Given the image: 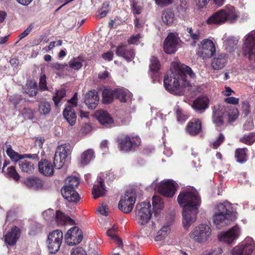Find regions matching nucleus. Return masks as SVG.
Masks as SVG:
<instances>
[{"label":"nucleus","instance_id":"ea45409f","mask_svg":"<svg viewBox=\"0 0 255 255\" xmlns=\"http://www.w3.org/2000/svg\"><path fill=\"white\" fill-rule=\"evenodd\" d=\"M115 96V90L105 89L103 91V102L105 104L111 103Z\"/></svg>","mask_w":255,"mask_h":255},{"label":"nucleus","instance_id":"393cba45","mask_svg":"<svg viewBox=\"0 0 255 255\" xmlns=\"http://www.w3.org/2000/svg\"><path fill=\"white\" fill-rule=\"evenodd\" d=\"M55 218L58 226L73 225L75 224L73 219L59 211H56Z\"/></svg>","mask_w":255,"mask_h":255},{"label":"nucleus","instance_id":"6e6552de","mask_svg":"<svg viewBox=\"0 0 255 255\" xmlns=\"http://www.w3.org/2000/svg\"><path fill=\"white\" fill-rule=\"evenodd\" d=\"M136 192L135 190H128L125 194L122 196L119 202V209L125 213H130L136 201Z\"/></svg>","mask_w":255,"mask_h":255},{"label":"nucleus","instance_id":"20e7f679","mask_svg":"<svg viewBox=\"0 0 255 255\" xmlns=\"http://www.w3.org/2000/svg\"><path fill=\"white\" fill-rule=\"evenodd\" d=\"M228 116L230 122L234 121L239 116L237 109L231 107H225L222 105L215 106L213 111L212 121L218 127H222L224 125V118Z\"/></svg>","mask_w":255,"mask_h":255},{"label":"nucleus","instance_id":"4be33fe9","mask_svg":"<svg viewBox=\"0 0 255 255\" xmlns=\"http://www.w3.org/2000/svg\"><path fill=\"white\" fill-rule=\"evenodd\" d=\"M6 153L11 159H23L24 158H32L33 159H35L38 158L37 154H20L14 151L12 149L11 146L10 145H8L7 146Z\"/></svg>","mask_w":255,"mask_h":255},{"label":"nucleus","instance_id":"603ef678","mask_svg":"<svg viewBox=\"0 0 255 255\" xmlns=\"http://www.w3.org/2000/svg\"><path fill=\"white\" fill-rule=\"evenodd\" d=\"M46 79V78L45 75L44 74L42 73L40 76L39 88L42 91L47 90Z\"/></svg>","mask_w":255,"mask_h":255},{"label":"nucleus","instance_id":"1a4fd4ad","mask_svg":"<svg viewBox=\"0 0 255 255\" xmlns=\"http://www.w3.org/2000/svg\"><path fill=\"white\" fill-rule=\"evenodd\" d=\"M118 141L120 149L125 151L135 150L141 143L139 136L127 135H122L118 138Z\"/></svg>","mask_w":255,"mask_h":255},{"label":"nucleus","instance_id":"ddd939ff","mask_svg":"<svg viewBox=\"0 0 255 255\" xmlns=\"http://www.w3.org/2000/svg\"><path fill=\"white\" fill-rule=\"evenodd\" d=\"M241 234V228L236 225L226 231L221 232L218 235V239L221 242L232 245L240 237Z\"/></svg>","mask_w":255,"mask_h":255},{"label":"nucleus","instance_id":"f257e3e1","mask_svg":"<svg viewBox=\"0 0 255 255\" xmlns=\"http://www.w3.org/2000/svg\"><path fill=\"white\" fill-rule=\"evenodd\" d=\"M177 202L182 207V222L185 229H188L197 219L201 204L198 192L193 187L183 189L177 197Z\"/></svg>","mask_w":255,"mask_h":255},{"label":"nucleus","instance_id":"37998d69","mask_svg":"<svg viewBox=\"0 0 255 255\" xmlns=\"http://www.w3.org/2000/svg\"><path fill=\"white\" fill-rule=\"evenodd\" d=\"M79 178L75 176H69L65 180V184L64 186H69L70 188L75 189L79 184Z\"/></svg>","mask_w":255,"mask_h":255},{"label":"nucleus","instance_id":"864d4df0","mask_svg":"<svg viewBox=\"0 0 255 255\" xmlns=\"http://www.w3.org/2000/svg\"><path fill=\"white\" fill-rule=\"evenodd\" d=\"M180 3L177 6V9L178 11L181 13L182 14H183L185 13L187 8L188 6L187 5V2L185 0H179Z\"/></svg>","mask_w":255,"mask_h":255},{"label":"nucleus","instance_id":"de8ad7c7","mask_svg":"<svg viewBox=\"0 0 255 255\" xmlns=\"http://www.w3.org/2000/svg\"><path fill=\"white\" fill-rule=\"evenodd\" d=\"M160 66L158 60L155 57H152L149 66L150 70L154 72H157L159 70Z\"/></svg>","mask_w":255,"mask_h":255},{"label":"nucleus","instance_id":"774afa93","mask_svg":"<svg viewBox=\"0 0 255 255\" xmlns=\"http://www.w3.org/2000/svg\"><path fill=\"white\" fill-rule=\"evenodd\" d=\"M100 148L104 151L103 154H106L108 151V141L103 140L100 144Z\"/></svg>","mask_w":255,"mask_h":255},{"label":"nucleus","instance_id":"c756f323","mask_svg":"<svg viewBox=\"0 0 255 255\" xmlns=\"http://www.w3.org/2000/svg\"><path fill=\"white\" fill-rule=\"evenodd\" d=\"M96 117L99 122L105 127H108L113 123V119L106 111H99L96 114Z\"/></svg>","mask_w":255,"mask_h":255},{"label":"nucleus","instance_id":"5fc2aeb1","mask_svg":"<svg viewBox=\"0 0 255 255\" xmlns=\"http://www.w3.org/2000/svg\"><path fill=\"white\" fill-rule=\"evenodd\" d=\"M224 135L222 133H220L218 137L213 141L212 143L213 147L214 148H217L224 141Z\"/></svg>","mask_w":255,"mask_h":255},{"label":"nucleus","instance_id":"bf43d9fd","mask_svg":"<svg viewBox=\"0 0 255 255\" xmlns=\"http://www.w3.org/2000/svg\"><path fill=\"white\" fill-rule=\"evenodd\" d=\"M98 212L101 215L107 216L108 215V209L107 205L103 203L99 207Z\"/></svg>","mask_w":255,"mask_h":255},{"label":"nucleus","instance_id":"cd10ccee","mask_svg":"<svg viewBox=\"0 0 255 255\" xmlns=\"http://www.w3.org/2000/svg\"><path fill=\"white\" fill-rule=\"evenodd\" d=\"M227 60L225 54H221L214 57L211 62V66L214 70H219L223 68Z\"/></svg>","mask_w":255,"mask_h":255},{"label":"nucleus","instance_id":"aec40b11","mask_svg":"<svg viewBox=\"0 0 255 255\" xmlns=\"http://www.w3.org/2000/svg\"><path fill=\"white\" fill-rule=\"evenodd\" d=\"M20 234V229L16 226L12 227L10 232L5 236V242L9 246L15 245Z\"/></svg>","mask_w":255,"mask_h":255},{"label":"nucleus","instance_id":"423d86ee","mask_svg":"<svg viewBox=\"0 0 255 255\" xmlns=\"http://www.w3.org/2000/svg\"><path fill=\"white\" fill-rule=\"evenodd\" d=\"M151 187L164 196L171 198L174 195L178 188V185L173 180L166 179L158 183L154 181Z\"/></svg>","mask_w":255,"mask_h":255},{"label":"nucleus","instance_id":"473e14b6","mask_svg":"<svg viewBox=\"0 0 255 255\" xmlns=\"http://www.w3.org/2000/svg\"><path fill=\"white\" fill-rule=\"evenodd\" d=\"M116 53L118 56L123 57L128 61H130L134 55L132 50H128L125 46L118 47L117 49Z\"/></svg>","mask_w":255,"mask_h":255},{"label":"nucleus","instance_id":"c9c22d12","mask_svg":"<svg viewBox=\"0 0 255 255\" xmlns=\"http://www.w3.org/2000/svg\"><path fill=\"white\" fill-rule=\"evenodd\" d=\"M15 162L19 161L18 164L22 171L30 173L34 169V164L29 160H14Z\"/></svg>","mask_w":255,"mask_h":255},{"label":"nucleus","instance_id":"2eb2a0df","mask_svg":"<svg viewBox=\"0 0 255 255\" xmlns=\"http://www.w3.org/2000/svg\"><path fill=\"white\" fill-rule=\"evenodd\" d=\"M65 238L69 246L78 244L83 239L82 231L77 227H72L67 232Z\"/></svg>","mask_w":255,"mask_h":255},{"label":"nucleus","instance_id":"69168bd1","mask_svg":"<svg viewBox=\"0 0 255 255\" xmlns=\"http://www.w3.org/2000/svg\"><path fill=\"white\" fill-rule=\"evenodd\" d=\"M197 6L199 8H203L206 6L210 0H194Z\"/></svg>","mask_w":255,"mask_h":255},{"label":"nucleus","instance_id":"3c124183","mask_svg":"<svg viewBox=\"0 0 255 255\" xmlns=\"http://www.w3.org/2000/svg\"><path fill=\"white\" fill-rule=\"evenodd\" d=\"M247 149L239 148L236 150L235 157L238 159H245L246 157Z\"/></svg>","mask_w":255,"mask_h":255},{"label":"nucleus","instance_id":"4d7b16f0","mask_svg":"<svg viewBox=\"0 0 255 255\" xmlns=\"http://www.w3.org/2000/svg\"><path fill=\"white\" fill-rule=\"evenodd\" d=\"M34 27V24L33 23L30 24L25 30L23 32L21 33L18 37L19 38V40H21L23 38L27 36L31 31L32 29Z\"/></svg>","mask_w":255,"mask_h":255},{"label":"nucleus","instance_id":"4468645a","mask_svg":"<svg viewBox=\"0 0 255 255\" xmlns=\"http://www.w3.org/2000/svg\"><path fill=\"white\" fill-rule=\"evenodd\" d=\"M78 102L77 93H75L72 98L68 101L63 115L70 125H74L76 121V116L73 110L77 107Z\"/></svg>","mask_w":255,"mask_h":255},{"label":"nucleus","instance_id":"f8f14e48","mask_svg":"<svg viewBox=\"0 0 255 255\" xmlns=\"http://www.w3.org/2000/svg\"><path fill=\"white\" fill-rule=\"evenodd\" d=\"M198 46L197 54L203 59L211 58L216 53L215 44L209 39H203Z\"/></svg>","mask_w":255,"mask_h":255},{"label":"nucleus","instance_id":"5701e85b","mask_svg":"<svg viewBox=\"0 0 255 255\" xmlns=\"http://www.w3.org/2000/svg\"><path fill=\"white\" fill-rule=\"evenodd\" d=\"M85 103L89 109L96 108L99 103V96L96 91L92 90L86 94Z\"/></svg>","mask_w":255,"mask_h":255},{"label":"nucleus","instance_id":"c85d7f7f","mask_svg":"<svg viewBox=\"0 0 255 255\" xmlns=\"http://www.w3.org/2000/svg\"><path fill=\"white\" fill-rule=\"evenodd\" d=\"M223 11L225 14L226 21L234 22L238 18V12L233 6L227 5L223 9Z\"/></svg>","mask_w":255,"mask_h":255},{"label":"nucleus","instance_id":"7c9ffc66","mask_svg":"<svg viewBox=\"0 0 255 255\" xmlns=\"http://www.w3.org/2000/svg\"><path fill=\"white\" fill-rule=\"evenodd\" d=\"M115 96L121 102H127L130 100L131 94L127 89H117L115 90Z\"/></svg>","mask_w":255,"mask_h":255},{"label":"nucleus","instance_id":"b1692460","mask_svg":"<svg viewBox=\"0 0 255 255\" xmlns=\"http://www.w3.org/2000/svg\"><path fill=\"white\" fill-rule=\"evenodd\" d=\"M201 122L198 119H192L186 127L187 132L192 135H195L201 131Z\"/></svg>","mask_w":255,"mask_h":255},{"label":"nucleus","instance_id":"052dcab7","mask_svg":"<svg viewBox=\"0 0 255 255\" xmlns=\"http://www.w3.org/2000/svg\"><path fill=\"white\" fill-rule=\"evenodd\" d=\"M141 36L137 34L135 35H132L128 40V43L129 44H137L141 38Z\"/></svg>","mask_w":255,"mask_h":255},{"label":"nucleus","instance_id":"6ab92c4d","mask_svg":"<svg viewBox=\"0 0 255 255\" xmlns=\"http://www.w3.org/2000/svg\"><path fill=\"white\" fill-rule=\"evenodd\" d=\"M63 197L69 202H77L79 200V195L75 189L69 186H63L61 189Z\"/></svg>","mask_w":255,"mask_h":255},{"label":"nucleus","instance_id":"0eeeda50","mask_svg":"<svg viewBox=\"0 0 255 255\" xmlns=\"http://www.w3.org/2000/svg\"><path fill=\"white\" fill-rule=\"evenodd\" d=\"M211 233L212 230L210 226L206 224H201L191 232L189 236L195 242L203 243L210 239Z\"/></svg>","mask_w":255,"mask_h":255},{"label":"nucleus","instance_id":"6e6d98bb","mask_svg":"<svg viewBox=\"0 0 255 255\" xmlns=\"http://www.w3.org/2000/svg\"><path fill=\"white\" fill-rule=\"evenodd\" d=\"M42 215L46 221H49L52 219L54 216V210L51 209L46 210L43 212Z\"/></svg>","mask_w":255,"mask_h":255},{"label":"nucleus","instance_id":"0e129e2a","mask_svg":"<svg viewBox=\"0 0 255 255\" xmlns=\"http://www.w3.org/2000/svg\"><path fill=\"white\" fill-rule=\"evenodd\" d=\"M170 228L169 225H164L160 230L158 232L159 236L165 237L169 232Z\"/></svg>","mask_w":255,"mask_h":255},{"label":"nucleus","instance_id":"e433bc0d","mask_svg":"<svg viewBox=\"0 0 255 255\" xmlns=\"http://www.w3.org/2000/svg\"><path fill=\"white\" fill-rule=\"evenodd\" d=\"M25 185L30 188L38 189L42 187V182L38 178H29L24 180Z\"/></svg>","mask_w":255,"mask_h":255},{"label":"nucleus","instance_id":"dca6fc26","mask_svg":"<svg viewBox=\"0 0 255 255\" xmlns=\"http://www.w3.org/2000/svg\"><path fill=\"white\" fill-rule=\"evenodd\" d=\"M243 49L244 54H248L250 57L255 54V30H252L245 36Z\"/></svg>","mask_w":255,"mask_h":255},{"label":"nucleus","instance_id":"a878e982","mask_svg":"<svg viewBox=\"0 0 255 255\" xmlns=\"http://www.w3.org/2000/svg\"><path fill=\"white\" fill-rule=\"evenodd\" d=\"M40 172L45 176H50L53 173V166L52 160H41L38 163Z\"/></svg>","mask_w":255,"mask_h":255},{"label":"nucleus","instance_id":"c03bdc74","mask_svg":"<svg viewBox=\"0 0 255 255\" xmlns=\"http://www.w3.org/2000/svg\"><path fill=\"white\" fill-rule=\"evenodd\" d=\"M36 87L37 84L35 82H29L26 85L25 92L30 97L34 96L37 94Z\"/></svg>","mask_w":255,"mask_h":255},{"label":"nucleus","instance_id":"a18cd8bd","mask_svg":"<svg viewBox=\"0 0 255 255\" xmlns=\"http://www.w3.org/2000/svg\"><path fill=\"white\" fill-rule=\"evenodd\" d=\"M186 30L189 36L193 40L194 43L195 44L200 38L199 30L197 29H192L190 27H188Z\"/></svg>","mask_w":255,"mask_h":255},{"label":"nucleus","instance_id":"8fccbe9b","mask_svg":"<svg viewBox=\"0 0 255 255\" xmlns=\"http://www.w3.org/2000/svg\"><path fill=\"white\" fill-rule=\"evenodd\" d=\"M82 66L81 61L79 59H73L69 62V66L74 70L79 69Z\"/></svg>","mask_w":255,"mask_h":255},{"label":"nucleus","instance_id":"39448f33","mask_svg":"<svg viewBox=\"0 0 255 255\" xmlns=\"http://www.w3.org/2000/svg\"><path fill=\"white\" fill-rule=\"evenodd\" d=\"M152 214V209L148 202L137 204L135 207V220L141 226L146 225L150 221Z\"/></svg>","mask_w":255,"mask_h":255},{"label":"nucleus","instance_id":"bb28decb","mask_svg":"<svg viewBox=\"0 0 255 255\" xmlns=\"http://www.w3.org/2000/svg\"><path fill=\"white\" fill-rule=\"evenodd\" d=\"M223 12V9H222L215 12L207 19V23L209 24H219L224 23L226 21Z\"/></svg>","mask_w":255,"mask_h":255},{"label":"nucleus","instance_id":"a19ab883","mask_svg":"<svg viewBox=\"0 0 255 255\" xmlns=\"http://www.w3.org/2000/svg\"><path fill=\"white\" fill-rule=\"evenodd\" d=\"M50 104L47 101H42L40 102L38 106V111L41 115H47L51 112Z\"/></svg>","mask_w":255,"mask_h":255},{"label":"nucleus","instance_id":"f3484780","mask_svg":"<svg viewBox=\"0 0 255 255\" xmlns=\"http://www.w3.org/2000/svg\"><path fill=\"white\" fill-rule=\"evenodd\" d=\"M105 175L107 176V174L104 173L100 174L98 176L97 182L93 186L92 193L94 199L103 196L106 194V190L104 183Z\"/></svg>","mask_w":255,"mask_h":255},{"label":"nucleus","instance_id":"49530a36","mask_svg":"<svg viewBox=\"0 0 255 255\" xmlns=\"http://www.w3.org/2000/svg\"><path fill=\"white\" fill-rule=\"evenodd\" d=\"M240 141L246 144L251 145L255 141V133L251 132L245 134L240 138Z\"/></svg>","mask_w":255,"mask_h":255},{"label":"nucleus","instance_id":"09e8293b","mask_svg":"<svg viewBox=\"0 0 255 255\" xmlns=\"http://www.w3.org/2000/svg\"><path fill=\"white\" fill-rule=\"evenodd\" d=\"M81 159H92L95 158V154L93 149H88L84 151L81 154Z\"/></svg>","mask_w":255,"mask_h":255},{"label":"nucleus","instance_id":"9d476101","mask_svg":"<svg viewBox=\"0 0 255 255\" xmlns=\"http://www.w3.org/2000/svg\"><path fill=\"white\" fill-rule=\"evenodd\" d=\"M63 240V233L60 230L50 232L47 239V247L50 253L54 254L59 250Z\"/></svg>","mask_w":255,"mask_h":255},{"label":"nucleus","instance_id":"f704fd0d","mask_svg":"<svg viewBox=\"0 0 255 255\" xmlns=\"http://www.w3.org/2000/svg\"><path fill=\"white\" fill-rule=\"evenodd\" d=\"M224 39H225L224 45L228 51L231 52L237 48V44L239 41V39L238 38L234 37L226 38V37H224Z\"/></svg>","mask_w":255,"mask_h":255},{"label":"nucleus","instance_id":"13d9d810","mask_svg":"<svg viewBox=\"0 0 255 255\" xmlns=\"http://www.w3.org/2000/svg\"><path fill=\"white\" fill-rule=\"evenodd\" d=\"M175 112L176 114L177 119L178 121L183 122L187 120V116L184 115L182 113L181 111L179 109V107H177L175 108Z\"/></svg>","mask_w":255,"mask_h":255},{"label":"nucleus","instance_id":"f03ea898","mask_svg":"<svg viewBox=\"0 0 255 255\" xmlns=\"http://www.w3.org/2000/svg\"><path fill=\"white\" fill-rule=\"evenodd\" d=\"M171 73L164 79V86L169 92L176 95H183L184 89L189 86L186 74L194 79L195 74L189 67L181 63L178 61L172 62Z\"/></svg>","mask_w":255,"mask_h":255},{"label":"nucleus","instance_id":"2f4dec72","mask_svg":"<svg viewBox=\"0 0 255 255\" xmlns=\"http://www.w3.org/2000/svg\"><path fill=\"white\" fill-rule=\"evenodd\" d=\"M208 99L206 97H202L195 100L192 107L196 110L202 111L208 108Z\"/></svg>","mask_w":255,"mask_h":255},{"label":"nucleus","instance_id":"680f3d73","mask_svg":"<svg viewBox=\"0 0 255 255\" xmlns=\"http://www.w3.org/2000/svg\"><path fill=\"white\" fill-rule=\"evenodd\" d=\"M224 101L227 104L238 105L239 103V99L234 97H229L225 98Z\"/></svg>","mask_w":255,"mask_h":255},{"label":"nucleus","instance_id":"58836bf2","mask_svg":"<svg viewBox=\"0 0 255 255\" xmlns=\"http://www.w3.org/2000/svg\"><path fill=\"white\" fill-rule=\"evenodd\" d=\"M162 19L164 23L170 25L175 20L174 13L171 9H167L162 13Z\"/></svg>","mask_w":255,"mask_h":255},{"label":"nucleus","instance_id":"a211bd4d","mask_svg":"<svg viewBox=\"0 0 255 255\" xmlns=\"http://www.w3.org/2000/svg\"><path fill=\"white\" fill-rule=\"evenodd\" d=\"M179 39L173 33H170L164 42V50L167 54H172L177 50Z\"/></svg>","mask_w":255,"mask_h":255},{"label":"nucleus","instance_id":"9b49d317","mask_svg":"<svg viewBox=\"0 0 255 255\" xmlns=\"http://www.w3.org/2000/svg\"><path fill=\"white\" fill-rule=\"evenodd\" d=\"M255 251V242L252 238L248 237L232 249L231 255H251Z\"/></svg>","mask_w":255,"mask_h":255},{"label":"nucleus","instance_id":"412c9836","mask_svg":"<svg viewBox=\"0 0 255 255\" xmlns=\"http://www.w3.org/2000/svg\"><path fill=\"white\" fill-rule=\"evenodd\" d=\"M71 150L69 144H62L59 146L56 150L55 159H66L71 158Z\"/></svg>","mask_w":255,"mask_h":255},{"label":"nucleus","instance_id":"e2e57ef3","mask_svg":"<svg viewBox=\"0 0 255 255\" xmlns=\"http://www.w3.org/2000/svg\"><path fill=\"white\" fill-rule=\"evenodd\" d=\"M71 255H87V254L82 248H77L72 250Z\"/></svg>","mask_w":255,"mask_h":255},{"label":"nucleus","instance_id":"7ed1b4c3","mask_svg":"<svg viewBox=\"0 0 255 255\" xmlns=\"http://www.w3.org/2000/svg\"><path fill=\"white\" fill-rule=\"evenodd\" d=\"M213 221L218 227L229 224L235 219V213L231 204L227 201L217 203L214 208Z\"/></svg>","mask_w":255,"mask_h":255},{"label":"nucleus","instance_id":"72a5a7b5","mask_svg":"<svg viewBox=\"0 0 255 255\" xmlns=\"http://www.w3.org/2000/svg\"><path fill=\"white\" fill-rule=\"evenodd\" d=\"M4 163H3V165L2 168V171L6 173L8 177L12 178L15 181H17L19 179V175L16 171L15 168L11 166L6 169V170H5V167L8 164L9 162H7L6 160H4Z\"/></svg>","mask_w":255,"mask_h":255},{"label":"nucleus","instance_id":"338daca9","mask_svg":"<svg viewBox=\"0 0 255 255\" xmlns=\"http://www.w3.org/2000/svg\"><path fill=\"white\" fill-rule=\"evenodd\" d=\"M10 100L11 103L16 106L22 100V98L19 95H14L10 97Z\"/></svg>","mask_w":255,"mask_h":255},{"label":"nucleus","instance_id":"79ce46f5","mask_svg":"<svg viewBox=\"0 0 255 255\" xmlns=\"http://www.w3.org/2000/svg\"><path fill=\"white\" fill-rule=\"evenodd\" d=\"M153 209L155 212L160 211L164 208V203L162 199L158 196H153L152 197Z\"/></svg>","mask_w":255,"mask_h":255},{"label":"nucleus","instance_id":"4c0bfd02","mask_svg":"<svg viewBox=\"0 0 255 255\" xmlns=\"http://www.w3.org/2000/svg\"><path fill=\"white\" fill-rule=\"evenodd\" d=\"M66 91L64 89L57 90L52 97V100L56 107H59L62 105L61 101L66 96Z\"/></svg>","mask_w":255,"mask_h":255}]
</instances>
